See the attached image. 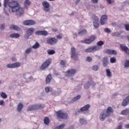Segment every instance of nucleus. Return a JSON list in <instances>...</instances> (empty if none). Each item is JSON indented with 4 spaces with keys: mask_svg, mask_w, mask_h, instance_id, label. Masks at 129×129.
<instances>
[{
    "mask_svg": "<svg viewBox=\"0 0 129 129\" xmlns=\"http://www.w3.org/2000/svg\"><path fill=\"white\" fill-rule=\"evenodd\" d=\"M52 63V59L51 58H48L46 59L45 62L41 66L40 69L42 71L45 70L46 68H48L49 66Z\"/></svg>",
    "mask_w": 129,
    "mask_h": 129,
    "instance_id": "423d86ee",
    "label": "nucleus"
},
{
    "mask_svg": "<svg viewBox=\"0 0 129 129\" xmlns=\"http://www.w3.org/2000/svg\"><path fill=\"white\" fill-rule=\"evenodd\" d=\"M91 2H92V3L93 4H97V3H98V0H91Z\"/></svg>",
    "mask_w": 129,
    "mask_h": 129,
    "instance_id": "4d7b16f0",
    "label": "nucleus"
},
{
    "mask_svg": "<svg viewBox=\"0 0 129 129\" xmlns=\"http://www.w3.org/2000/svg\"><path fill=\"white\" fill-rule=\"evenodd\" d=\"M20 6V4L17 1L10 2L8 4L9 8H11L12 13H17Z\"/></svg>",
    "mask_w": 129,
    "mask_h": 129,
    "instance_id": "7ed1b4c3",
    "label": "nucleus"
},
{
    "mask_svg": "<svg viewBox=\"0 0 129 129\" xmlns=\"http://www.w3.org/2000/svg\"><path fill=\"white\" fill-rule=\"evenodd\" d=\"M89 39L91 41V42L92 43L96 39V36L95 35H91Z\"/></svg>",
    "mask_w": 129,
    "mask_h": 129,
    "instance_id": "c9c22d12",
    "label": "nucleus"
},
{
    "mask_svg": "<svg viewBox=\"0 0 129 129\" xmlns=\"http://www.w3.org/2000/svg\"><path fill=\"white\" fill-rule=\"evenodd\" d=\"M120 47L121 49V50L125 51V53H126V54L129 55V49L128 47H127V46H125V45L124 44H121L120 45Z\"/></svg>",
    "mask_w": 129,
    "mask_h": 129,
    "instance_id": "dca6fc26",
    "label": "nucleus"
},
{
    "mask_svg": "<svg viewBox=\"0 0 129 129\" xmlns=\"http://www.w3.org/2000/svg\"><path fill=\"white\" fill-rule=\"evenodd\" d=\"M76 72V70L72 69L67 71L66 76L67 77H71V76H73V75H74Z\"/></svg>",
    "mask_w": 129,
    "mask_h": 129,
    "instance_id": "9d476101",
    "label": "nucleus"
},
{
    "mask_svg": "<svg viewBox=\"0 0 129 129\" xmlns=\"http://www.w3.org/2000/svg\"><path fill=\"white\" fill-rule=\"evenodd\" d=\"M71 58L74 60H77L78 59V54L76 53V49L75 47L71 48Z\"/></svg>",
    "mask_w": 129,
    "mask_h": 129,
    "instance_id": "6e6552de",
    "label": "nucleus"
},
{
    "mask_svg": "<svg viewBox=\"0 0 129 129\" xmlns=\"http://www.w3.org/2000/svg\"><path fill=\"white\" fill-rule=\"evenodd\" d=\"M32 47L29 48L25 50V53L26 54H30L32 52Z\"/></svg>",
    "mask_w": 129,
    "mask_h": 129,
    "instance_id": "a19ab883",
    "label": "nucleus"
},
{
    "mask_svg": "<svg viewBox=\"0 0 129 129\" xmlns=\"http://www.w3.org/2000/svg\"><path fill=\"white\" fill-rule=\"evenodd\" d=\"M124 67L125 68L129 67V60H126L125 61V64H124Z\"/></svg>",
    "mask_w": 129,
    "mask_h": 129,
    "instance_id": "09e8293b",
    "label": "nucleus"
},
{
    "mask_svg": "<svg viewBox=\"0 0 129 129\" xmlns=\"http://www.w3.org/2000/svg\"><path fill=\"white\" fill-rule=\"evenodd\" d=\"M57 42L58 39L55 37L49 38L46 40V43L49 45H55Z\"/></svg>",
    "mask_w": 129,
    "mask_h": 129,
    "instance_id": "0eeeda50",
    "label": "nucleus"
},
{
    "mask_svg": "<svg viewBox=\"0 0 129 129\" xmlns=\"http://www.w3.org/2000/svg\"><path fill=\"white\" fill-rule=\"evenodd\" d=\"M23 25L24 26H34V25H36V22L32 20H26L23 22Z\"/></svg>",
    "mask_w": 129,
    "mask_h": 129,
    "instance_id": "ddd939ff",
    "label": "nucleus"
},
{
    "mask_svg": "<svg viewBox=\"0 0 129 129\" xmlns=\"http://www.w3.org/2000/svg\"><path fill=\"white\" fill-rule=\"evenodd\" d=\"M94 26L96 29H97L98 27H99V23H98V21H94Z\"/></svg>",
    "mask_w": 129,
    "mask_h": 129,
    "instance_id": "58836bf2",
    "label": "nucleus"
},
{
    "mask_svg": "<svg viewBox=\"0 0 129 129\" xmlns=\"http://www.w3.org/2000/svg\"><path fill=\"white\" fill-rule=\"evenodd\" d=\"M40 47V44L36 42L34 45L32 46L33 49H38Z\"/></svg>",
    "mask_w": 129,
    "mask_h": 129,
    "instance_id": "72a5a7b5",
    "label": "nucleus"
},
{
    "mask_svg": "<svg viewBox=\"0 0 129 129\" xmlns=\"http://www.w3.org/2000/svg\"><path fill=\"white\" fill-rule=\"evenodd\" d=\"M11 30H15V31H21V28L18 26L12 25L10 26Z\"/></svg>",
    "mask_w": 129,
    "mask_h": 129,
    "instance_id": "b1692460",
    "label": "nucleus"
},
{
    "mask_svg": "<svg viewBox=\"0 0 129 129\" xmlns=\"http://www.w3.org/2000/svg\"><path fill=\"white\" fill-rule=\"evenodd\" d=\"M89 108H90V105L89 104H87L85 106L82 107L80 110L78 111V112H83L84 111H87V110H88L89 109Z\"/></svg>",
    "mask_w": 129,
    "mask_h": 129,
    "instance_id": "f3484780",
    "label": "nucleus"
},
{
    "mask_svg": "<svg viewBox=\"0 0 129 129\" xmlns=\"http://www.w3.org/2000/svg\"><path fill=\"white\" fill-rule=\"evenodd\" d=\"M80 123H81V124H86V123H87V122L86 121V120H85V119L84 118H81L80 119Z\"/></svg>",
    "mask_w": 129,
    "mask_h": 129,
    "instance_id": "473e14b6",
    "label": "nucleus"
},
{
    "mask_svg": "<svg viewBox=\"0 0 129 129\" xmlns=\"http://www.w3.org/2000/svg\"><path fill=\"white\" fill-rule=\"evenodd\" d=\"M57 39H59V40L63 38V36L62 35H58L56 36Z\"/></svg>",
    "mask_w": 129,
    "mask_h": 129,
    "instance_id": "6e6d98bb",
    "label": "nucleus"
},
{
    "mask_svg": "<svg viewBox=\"0 0 129 129\" xmlns=\"http://www.w3.org/2000/svg\"><path fill=\"white\" fill-rule=\"evenodd\" d=\"M21 66V63L20 62H15L13 63H9L7 65V68H18Z\"/></svg>",
    "mask_w": 129,
    "mask_h": 129,
    "instance_id": "9b49d317",
    "label": "nucleus"
},
{
    "mask_svg": "<svg viewBox=\"0 0 129 129\" xmlns=\"http://www.w3.org/2000/svg\"><path fill=\"white\" fill-rule=\"evenodd\" d=\"M106 72L107 77H111V72L109 69H107Z\"/></svg>",
    "mask_w": 129,
    "mask_h": 129,
    "instance_id": "e433bc0d",
    "label": "nucleus"
},
{
    "mask_svg": "<svg viewBox=\"0 0 129 129\" xmlns=\"http://www.w3.org/2000/svg\"><path fill=\"white\" fill-rule=\"evenodd\" d=\"M57 119H68L69 116L67 113H65L60 110L55 112Z\"/></svg>",
    "mask_w": 129,
    "mask_h": 129,
    "instance_id": "20e7f679",
    "label": "nucleus"
},
{
    "mask_svg": "<svg viewBox=\"0 0 129 129\" xmlns=\"http://www.w3.org/2000/svg\"><path fill=\"white\" fill-rule=\"evenodd\" d=\"M60 64L62 66H65V64H66V63L64 60H61L60 62Z\"/></svg>",
    "mask_w": 129,
    "mask_h": 129,
    "instance_id": "603ef678",
    "label": "nucleus"
},
{
    "mask_svg": "<svg viewBox=\"0 0 129 129\" xmlns=\"http://www.w3.org/2000/svg\"><path fill=\"white\" fill-rule=\"evenodd\" d=\"M51 80H52V75L51 74H49L47 76L45 79V82L46 84H48L51 82Z\"/></svg>",
    "mask_w": 129,
    "mask_h": 129,
    "instance_id": "412c9836",
    "label": "nucleus"
},
{
    "mask_svg": "<svg viewBox=\"0 0 129 129\" xmlns=\"http://www.w3.org/2000/svg\"><path fill=\"white\" fill-rule=\"evenodd\" d=\"M113 112V109L111 107H108L107 109H104L99 115V119L101 121L105 120L106 117L110 116V113Z\"/></svg>",
    "mask_w": 129,
    "mask_h": 129,
    "instance_id": "f03ea898",
    "label": "nucleus"
},
{
    "mask_svg": "<svg viewBox=\"0 0 129 129\" xmlns=\"http://www.w3.org/2000/svg\"><path fill=\"white\" fill-rule=\"evenodd\" d=\"M79 2H80V0H77V1H76V5H77V4H78V3H79Z\"/></svg>",
    "mask_w": 129,
    "mask_h": 129,
    "instance_id": "69168bd1",
    "label": "nucleus"
},
{
    "mask_svg": "<svg viewBox=\"0 0 129 129\" xmlns=\"http://www.w3.org/2000/svg\"><path fill=\"white\" fill-rule=\"evenodd\" d=\"M24 8L28 9L29 6H31V2L29 0H26L24 3Z\"/></svg>",
    "mask_w": 129,
    "mask_h": 129,
    "instance_id": "a878e982",
    "label": "nucleus"
},
{
    "mask_svg": "<svg viewBox=\"0 0 129 129\" xmlns=\"http://www.w3.org/2000/svg\"><path fill=\"white\" fill-rule=\"evenodd\" d=\"M24 107V105L22 104V103H20L17 106V110L18 112H21L22 111V109H23Z\"/></svg>",
    "mask_w": 129,
    "mask_h": 129,
    "instance_id": "bb28decb",
    "label": "nucleus"
},
{
    "mask_svg": "<svg viewBox=\"0 0 129 129\" xmlns=\"http://www.w3.org/2000/svg\"><path fill=\"white\" fill-rule=\"evenodd\" d=\"M53 31H54V32H57L58 30H57V29H52Z\"/></svg>",
    "mask_w": 129,
    "mask_h": 129,
    "instance_id": "338daca9",
    "label": "nucleus"
},
{
    "mask_svg": "<svg viewBox=\"0 0 129 129\" xmlns=\"http://www.w3.org/2000/svg\"><path fill=\"white\" fill-rule=\"evenodd\" d=\"M109 5H111V0H106Z\"/></svg>",
    "mask_w": 129,
    "mask_h": 129,
    "instance_id": "680f3d73",
    "label": "nucleus"
},
{
    "mask_svg": "<svg viewBox=\"0 0 129 129\" xmlns=\"http://www.w3.org/2000/svg\"><path fill=\"white\" fill-rule=\"evenodd\" d=\"M105 53L109 55H117V51L113 49H106L105 50Z\"/></svg>",
    "mask_w": 129,
    "mask_h": 129,
    "instance_id": "2eb2a0df",
    "label": "nucleus"
},
{
    "mask_svg": "<svg viewBox=\"0 0 129 129\" xmlns=\"http://www.w3.org/2000/svg\"><path fill=\"white\" fill-rule=\"evenodd\" d=\"M10 0H4V6L5 8H7V5H9L10 3H9Z\"/></svg>",
    "mask_w": 129,
    "mask_h": 129,
    "instance_id": "de8ad7c7",
    "label": "nucleus"
},
{
    "mask_svg": "<svg viewBox=\"0 0 129 129\" xmlns=\"http://www.w3.org/2000/svg\"><path fill=\"white\" fill-rule=\"evenodd\" d=\"M45 92L48 93V92H50V91H53V88H52V87H46L45 88Z\"/></svg>",
    "mask_w": 129,
    "mask_h": 129,
    "instance_id": "2f4dec72",
    "label": "nucleus"
},
{
    "mask_svg": "<svg viewBox=\"0 0 129 129\" xmlns=\"http://www.w3.org/2000/svg\"><path fill=\"white\" fill-rule=\"evenodd\" d=\"M103 45H104V42L100 40L97 42V45H94L86 49L85 52L86 53H93L96 51H99V50L102 48L101 46Z\"/></svg>",
    "mask_w": 129,
    "mask_h": 129,
    "instance_id": "f257e3e1",
    "label": "nucleus"
},
{
    "mask_svg": "<svg viewBox=\"0 0 129 129\" xmlns=\"http://www.w3.org/2000/svg\"><path fill=\"white\" fill-rule=\"evenodd\" d=\"M125 128H129V123L125 125Z\"/></svg>",
    "mask_w": 129,
    "mask_h": 129,
    "instance_id": "e2e57ef3",
    "label": "nucleus"
},
{
    "mask_svg": "<svg viewBox=\"0 0 129 129\" xmlns=\"http://www.w3.org/2000/svg\"><path fill=\"white\" fill-rule=\"evenodd\" d=\"M122 126L121 125H119L117 126L116 129H122Z\"/></svg>",
    "mask_w": 129,
    "mask_h": 129,
    "instance_id": "052dcab7",
    "label": "nucleus"
},
{
    "mask_svg": "<svg viewBox=\"0 0 129 129\" xmlns=\"http://www.w3.org/2000/svg\"><path fill=\"white\" fill-rule=\"evenodd\" d=\"M4 13L5 15H6V16H9V13H8V11H7V10H6L5 9H4Z\"/></svg>",
    "mask_w": 129,
    "mask_h": 129,
    "instance_id": "13d9d810",
    "label": "nucleus"
},
{
    "mask_svg": "<svg viewBox=\"0 0 129 129\" xmlns=\"http://www.w3.org/2000/svg\"><path fill=\"white\" fill-rule=\"evenodd\" d=\"M92 70H94V71H97V70H98V66L94 65L92 67Z\"/></svg>",
    "mask_w": 129,
    "mask_h": 129,
    "instance_id": "37998d69",
    "label": "nucleus"
},
{
    "mask_svg": "<svg viewBox=\"0 0 129 129\" xmlns=\"http://www.w3.org/2000/svg\"><path fill=\"white\" fill-rule=\"evenodd\" d=\"M47 53L48 55H53V54H55V52L54 50H50L48 51H47Z\"/></svg>",
    "mask_w": 129,
    "mask_h": 129,
    "instance_id": "79ce46f5",
    "label": "nucleus"
},
{
    "mask_svg": "<svg viewBox=\"0 0 129 129\" xmlns=\"http://www.w3.org/2000/svg\"><path fill=\"white\" fill-rule=\"evenodd\" d=\"M5 103V102L3 100L0 101V105H4V104Z\"/></svg>",
    "mask_w": 129,
    "mask_h": 129,
    "instance_id": "bf43d9fd",
    "label": "nucleus"
},
{
    "mask_svg": "<svg viewBox=\"0 0 129 129\" xmlns=\"http://www.w3.org/2000/svg\"><path fill=\"white\" fill-rule=\"evenodd\" d=\"M24 13H25L24 8L21 7V6H20L17 12V15L21 16V15H24Z\"/></svg>",
    "mask_w": 129,
    "mask_h": 129,
    "instance_id": "a211bd4d",
    "label": "nucleus"
},
{
    "mask_svg": "<svg viewBox=\"0 0 129 129\" xmlns=\"http://www.w3.org/2000/svg\"><path fill=\"white\" fill-rule=\"evenodd\" d=\"M45 106L44 105H33L29 106L27 108V111H32V110H37V109H42L44 108Z\"/></svg>",
    "mask_w": 129,
    "mask_h": 129,
    "instance_id": "39448f33",
    "label": "nucleus"
},
{
    "mask_svg": "<svg viewBox=\"0 0 129 129\" xmlns=\"http://www.w3.org/2000/svg\"><path fill=\"white\" fill-rule=\"evenodd\" d=\"M35 34L37 36H47V35H48V32L45 30H38L35 32Z\"/></svg>",
    "mask_w": 129,
    "mask_h": 129,
    "instance_id": "4468645a",
    "label": "nucleus"
},
{
    "mask_svg": "<svg viewBox=\"0 0 129 129\" xmlns=\"http://www.w3.org/2000/svg\"><path fill=\"white\" fill-rule=\"evenodd\" d=\"M104 31L106 33H110V32H111V30H110V29H108V28H105L104 29Z\"/></svg>",
    "mask_w": 129,
    "mask_h": 129,
    "instance_id": "5fc2aeb1",
    "label": "nucleus"
},
{
    "mask_svg": "<svg viewBox=\"0 0 129 129\" xmlns=\"http://www.w3.org/2000/svg\"><path fill=\"white\" fill-rule=\"evenodd\" d=\"M5 28H6V25H5V24H1L0 26V30L3 31V30H5Z\"/></svg>",
    "mask_w": 129,
    "mask_h": 129,
    "instance_id": "8fccbe9b",
    "label": "nucleus"
},
{
    "mask_svg": "<svg viewBox=\"0 0 129 129\" xmlns=\"http://www.w3.org/2000/svg\"><path fill=\"white\" fill-rule=\"evenodd\" d=\"M42 6L44 7V11L48 13L50 12V4L47 1L42 2Z\"/></svg>",
    "mask_w": 129,
    "mask_h": 129,
    "instance_id": "1a4fd4ad",
    "label": "nucleus"
},
{
    "mask_svg": "<svg viewBox=\"0 0 129 129\" xmlns=\"http://www.w3.org/2000/svg\"><path fill=\"white\" fill-rule=\"evenodd\" d=\"M108 64V57H105L103 58V65L104 67H106Z\"/></svg>",
    "mask_w": 129,
    "mask_h": 129,
    "instance_id": "4be33fe9",
    "label": "nucleus"
},
{
    "mask_svg": "<svg viewBox=\"0 0 129 129\" xmlns=\"http://www.w3.org/2000/svg\"><path fill=\"white\" fill-rule=\"evenodd\" d=\"M1 97H2V98L6 99L8 97V95H7V94L5 92H2L1 93Z\"/></svg>",
    "mask_w": 129,
    "mask_h": 129,
    "instance_id": "ea45409f",
    "label": "nucleus"
},
{
    "mask_svg": "<svg viewBox=\"0 0 129 129\" xmlns=\"http://www.w3.org/2000/svg\"><path fill=\"white\" fill-rule=\"evenodd\" d=\"M35 32V28L31 27L27 29L26 31V35L27 39L29 38V37H30V36H32L33 34H34V32Z\"/></svg>",
    "mask_w": 129,
    "mask_h": 129,
    "instance_id": "f8f14e48",
    "label": "nucleus"
},
{
    "mask_svg": "<svg viewBox=\"0 0 129 129\" xmlns=\"http://www.w3.org/2000/svg\"><path fill=\"white\" fill-rule=\"evenodd\" d=\"M129 103V95L127 96L121 103L122 106H126Z\"/></svg>",
    "mask_w": 129,
    "mask_h": 129,
    "instance_id": "aec40b11",
    "label": "nucleus"
},
{
    "mask_svg": "<svg viewBox=\"0 0 129 129\" xmlns=\"http://www.w3.org/2000/svg\"><path fill=\"white\" fill-rule=\"evenodd\" d=\"M114 96H116V95H117V93H114L113 95Z\"/></svg>",
    "mask_w": 129,
    "mask_h": 129,
    "instance_id": "774afa93",
    "label": "nucleus"
},
{
    "mask_svg": "<svg viewBox=\"0 0 129 129\" xmlns=\"http://www.w3.org/2000/svg\"><path fill=\"white\" fill-rule=\"evenodd\" d=\"M86 60L88 62H91V61H92V58L90 56H87Z\"/></svg>",
    "mask_w": 129,
    "mask_h": 129,
    "instance_id": "3c124183",
    "label": "nucleus"
},
{
    "mask_svg": "<svg viewBox=\"0 0 129 129\" xmlns=\"http://www.w3.org/2000/svg\"><path fill=\"white\" fill-rule=\"evenodd\" d=\"M81 98V96L78 95L76 97H75L73 99H72L70 101L71 103H74L75 101H77L79 99H80Z\"/></svg>",
    "mask_w": 129,
    "mask_h": 129,
    "instance_id": "5701e85b",
    "label": "nucleus"
},
{
    "mask_svg": "<svg viewBox=\"0 0 129 129\" xmlns=\"http://www.w3.org/2000/svg\"><path fill=\"white\" fill-rule=\"evenodd\" d=\"M89 86H90V84H89V82H88L87 84H85L84 85L85 89H88V88H89Z\"/></svg>",
    "mask_w": 129,
    "mask_h": 129,
    "instance_id": "c03bdc74",
    "label": "nucleus"
},
{
    "mask_svg": "<svg viewBox=\"0 0 129 129\" xmlns=\"http://www.w3.org/2000/svg\"><path fill=\"white\" fill-rule=\"evenodd\" d=\"M44 123L46 125L49 124V123H50V119L48 117H45L44 118Z\"/></svg>",
    "mask_w": 129,
    "mask_h": 129,
    "instance_id": "7c9ffc66",
    "label": "nucleus"
},
{
    "mask_svg": "<svg viewBox=\"0 0 129 129\" xmlns=\"http://www.w3.org/2000/svg\"><path fill=\"white\" fill-rule=\"evenodd\" d=\"M129 114V110L128 109H126L121 111V114L122 115H126L127 114Z\"/></svg>",
    "mask_w": 129,
    "mask_h": 129,
    "instance_id": "c756f323",
    "label": "nucleus"
},
{
    "mask_svg": "<svg viewBox=\"0 0 129 129\" xmlns=\"http://www.w3.org/2000/svg\"><path fill=\"white\" fill-rule=\"evenodd\" d=\"M107 21V16L103 15L101 16L100 19V24L101 25H104L105 24V22Z\"/></svg>",
    "mask_w": 129,
    "mask_h": 129,
    "instance_id": "6ab92c4d",
    "label": "nucleus"
},
{
    "mask_svg": "<svg viewBox=\"0 0 129 129\" xmlns=\"http://www.w3.org/2000/svg\"><path fill=\"white\" fill-rule=\"evenodd\" d=\"M110 63H115L116 62V59L114 57H111L110 59Z\"/></svg>",
    "mask_w": 129,
    "mask_h": 129,
    "instance_id": "a18cd8bd",
    "label": "nucleus"
},
{
    "mask_svg": "<svg viewBox=\"0 0 129 129\" xmlns=\"http://www.w3.org/2000/svg\"><path fill=\"white\" fill-rule=\"evenodd\" d=\"M124 27L126 31H129V24H125Z\"/></svg>",
    "mask_w": 129,
    "mask_h": 129,
    "instance_id": "864d4df0",
    "label": "nucleus"
},
{
    "mask_svg": "<svg viewBox=\"0 0 129 129\" xmlns=\"http://www.w3.org/2000/svg\"><path fill=\"white\" fill-rule=\"evenodd\" d=\"M12 61H16V57H13L12 58Z\"/></svg>",
    "mask_w": 129,
    "mask_h": 129,
    "instance_id": "0e129e2a",
    "label": "nucleus"
},
{
    "mask_svg": "<svg viewBox=\"0 0 129 129\" xmlns=\"http://www.w3.org/2000/svg\"><path fill=\"white\" fill-rule=\"evenodd\" d=\"M81 43H83L84 44H91L92 42L89 39V38H87L83 40H81Z\"/></svg>",
    "mask_w": 129,
    "mask_h": 129,
    "instance_id": "c85d7f7f",
    "label": "nucleus"
},
{
    "mask_svg": "<svg viewBox=\"0 0 129 129\" xmlns=\"http://www.w3.org/2000/svg\"><path fill=\"white\" fill-rule=\"evenodd\" d=\"M10 37L12 39H18V38H20V34L19 33H13L10 35Z\"/></svg>",
    "mask_w": 129,
    "mask_h": 129,
    "instance_id": "393cba45",
    "label": "nucleus"
},
{
    "mask_svg": "<svg viewBox=\"0 0 129 129\" xmlns=\"http://www.w3.org/2000/svg\"><path fill=\"white\" fill-rule=\"evenodd\" d=\"M92 18L94 21V22H98V17H97V16H96L95 15H92Z\"/></svg>",
    "mask_w": 129,
    "mask_h": 129,
    "instance_id": "4c0bfd02",
    "label": "nucleus"
},
{
    "mask_svg": "<svg viewBox=\"0 0 129 129\" xmlns=\"http://www.w3.org/2000/svg\"><path fill=\"white\" fill-rule=\"evenodd\" d=\"M86 33H87V30H86V29H82L80 30L78 34L80 35V36H83V35H85Z\"/></svg>",
    "mask_w": 129,
    "mask_h": 129,
    "instance_id": "cd10ccee",
    "label": "nucleus"
},
{
    "mask_svg": "<svg viewBox=\"0 0 129 129\" xmlns=\"http://www.w3.org/2000/svg\"><path fill=\"white\" fill-rule=\"evenodd\" d=\"M64 127H65V124H61L57 126L54 129H63Z\"/></svg>",
    "mask_w": 129,
    "mask_h": 129,
    "instance_id": "f704fd0d",
    "label": "nucleus"
},
{
    "mask_svg": "<svg viewBox=\"0 0 129 129\" xmlns=\"http://www.w3.org/2000/svg\"><path fill=\"white\" fill-rule=\"evenodd\" d=\"M112 36H115V37H119L120 36V33L119 32H115L112 33Z\"/></svg>",
    "mask_w": 129,
    "mask_h": 129,
    "instance_id": "49530a36",
    "label": "nucleus"
}]
</instances>
